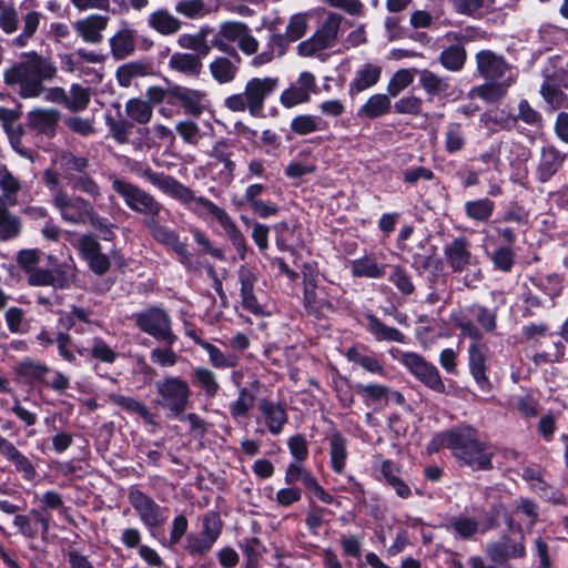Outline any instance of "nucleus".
<instances>
[{"label":"nucleus","mask_w":568,"mask_h":568,"mask_svg":"<svg viewBox=\"0 0 568 568\" xmlns=\"http://www.w3.org/2000/svg\"><path fill=\"white\" fill-rule=\"evenodd\" d=\"M14 372L22 383L33 386L45 382L47 375L52 371L40 361L24 358L16 365Z\"/></svg>","instance_id":"393cba45"},{"label":"nucleus","mask_w":568,"mask_h":568,"mask_svg":"<svg viewBox=\"0 0 568 568\" xmlns=\"http://www.w3.org/2000/svg\"><path fill=\"white\" fill-rule=\"evenodd\" d=\"M109 400L128 413L139 415L144 420V423L149 425H155L153 415L150 413L146 405L142 402L119 393L109 394Z\"/></svg>","instance_id":"473e14b6"},{"label":"nucleus","mask_w":568,"mask_h":568,"mask_svg":"<svg viewBox=\"0 0 568 568\" xmlns=\"http://www.w3.org/2000/svg\"><path fill=\"white\" fill-rule=\"evenodd\" d=\"M125 109L128 115L138 123L146 124L151 121L153 110L151 104L145 101L130 100Z\"/></svg>","instance_id":"13d9d810"},{"label":"nucleus","mask_w":568,"mask_h":568,"mask_svg":"<svg viewBox=\"0 0 568 568\" xmlns=\"http://www.w3.org/2000/svg\"><path fill=\"white\" fill-rule=\"evenodd\" d=\"M504 73H498V78L493 79L486 82L485 84L478 87L476 89L478 95L488 102L497 101L498 99L504 97L507 89L513 84L514 78L508 77L506 80H501L500 77Z\"/></svg>","instance_id":"79ce46f5"},{"label":"nucleus","mask_w":568,"mask_h":568,"mask_svg":"<svg viewBox=\"0 0 568 568\" xmlns=\"http://www.w3.org/2000/svg\"><path fill=\"white\" fill-rule=\"evenodd\" d=\"M495 268L507 273L510 272L515 263V253L509 246L498 247L491 256Z\"/></svg>","instance_id":"69168bd1"},{"label":"nucleus","mask_w":568,"mask_h":568,"mask_svg":"<svg viewBox=\"0 0 568 568\" xmlns=\"http://www.w3.org/2000/svg\"><path fill=\"white\" fill-rule=\"evenodd\" d=\"M389 281L404 295H410L415 290L410 275L399 265L393 267Z\"/></svg>","instance_id":"e2e57ef3"},{"label":"nucleus","mask_w":568,"mask_h":568,"mask_svg":"<svg viewBox=\"0 0 568 568\" xmlns=\"http://www.w3.org/2000/svg\"><path fill=\"white\" fill-rule=\"evenodd\" d=\"M70 185L73 190L85 193L94 200L101 196L99 184L87 173L77 176L70 182Z\"/></svg>","instance_id":"338daca9"},{"label":"nucleus","mask_w":568,"mask_h":568,"mask_svg":"<svg viewBox=\"0 0 568 568\" xmlns=\"http://www.w3.org/2000/svg\"><path fill=\"white\" fill-rule=\"evenodd\" d=\"M327 440L331 468L334 473L342 474L348 457L347 439L339 432H333L328 435Z\"/></svg>","instance_id":"c85d7f7f"},{"label":"nucleus","mask_w":568,"mask_h":568,"mask_svg":"<svg viewBox=\"0 0 568 568\" xmlns=\"http://www.w3.org/2000/svg\"><path fill=\"white\" fill-rule=\"evenodd\" d=\"M354 277L381 278L386 274L387 265L378 263L372 255H364L349 262Z\"/></svg>","instance_id":"c756f323"},{"label":"nucleus","mask_w":568,"mask_h":568,"mask_svg":"<svg viewBox=\"0 0 568 568\" xmlns=\"http://www.w3.org/2000/svg\"><path fill=\"white\" fill-rule=\"evenodd\" d=\"M315 79L313 73H301L297 82L281 94V102L285 108H293L310 100L314 90Z\"/></svg>","instance_id":"4be33fe9"},{"label":"nucleus","mask_w":568,"mask_h":568,"mask_svg":"<svg viewBox=\"0 0 568 568\" xmlns=\"http://www.w3.org/2000/svg\"><path fill=\"white\" fill-rule=\"evenodd\" d=\"M486 554L494 562L504 564L509 559L524 558L526 548L521 541L503 536L498 541L487 545Z\"/></svg>","instance_id":"6ab92c4d"},{"label":"nucleus","mask_w":568,"mask_h":568,"mask_svg":"<svg viewBox=\"0 0 568 568\" xmlns=\"http://www.w3.org/2000/svg\"><path fill=\"white\" fill-rule=\"evenodd\" d=\"M367 329L377 341L404 343L405 335L395 327L386 326L379 318L369 314L366 316Z\"/></svg>","instance_id":"58836bf2"},{"label":"nucleus","mask_w":568,"mask_h":568,"mask_svg":"<svg viewBox=\"0 0 568 568\" xmlns=\"http://www.w3.org/2000/svg\"><path fill=\"white\" fill-rule=\"evenodd\" d=\"M142 175L163 193L186 205L190 204L195 195L190 187L185 186L176 179L164 174L163 172H154L149 166H146Z\"/></svg>","instance_id":"dca6fc26"},{"label":"nucleus","mask_w":568,"mask_h":568,"mask_svg":"<svg viewBox=\"0 0 568 568\" xmlns=\"http://www.w3.org/2000/svg\"><path fill=\"white\" fill-rule=\"evenodd\" d=\"M291 131L297 135H307L328 129V122L320 115L300 114L292 119Z\"/></svg>","instance_id":"72a5a7b5"},{"label":"nucleus","mask_w":568,"mask_h":568,"mask_svg":"<svg viewBox=\"0 0 568 568\" xmlns=\"http://www.w3.org/2000/svg\"><path fill=\"white\" fill-rule=\"evenodd\" d=\"M136 324L140 329L156 341L172 346L176 341V335L171 327L169 314L160 307H150L136 315Z\"/></svg>","instance_id":"6e6552de"},{"label":"nucleus","mask_w":568,"mask_h":568,"mask_svg":"<svg viewBox=\"0 0 568 568\" xmlns=\"http://www.w3.org/2000/svg\"><path fill=\"white\" fill-rule=\"evenodd\" d=\"M467 59L465 48L459 44H450L445 48L439 55L440 64L449 71H459L463 69Z\"/></svg>","instance_id":"c03bdc74"},{"label":"nucleus","mask_w":568,"mask_h":568,"mask_svg":"<svg viewBox=\"0 0 568 568\" xmlns=\"http://www.w3.org/2000/svg\"><path fill=\"white\" fill-rule=\"evenodd\" d=\"M258 415L256 423L263 427L255 433L263 435L267 430L271 435L277 436L283 432L288 422V415L285 406L270 398H261L257 403Z\"/></svg>","instance_id":"9b49d317"},{"label":"nucleus","mask_w":568,"mask_h":568,"mask_svg":"<svg viewBox=\"0 0 568 568\" xmlns=\"http://www.w3.org/2000/svg\"><path fill=\"white\" fill-rule=\"evenodd\" d=\"M172 93L182 103L187 113L200 115L204 110L203 93L183 87H175Z\"/></svg>","instance_id":"e433bc0d"},{"label":"nucleus","mask_w":568,"mask_h":568,"mask_svg":"<svg viewBox=\"0 0 568 568\" xmlns=\"http://www.w3.org/2000/svg\"><path fill=\"white\" fill-rule=\"evenodd\" d=\"M187 209L200 217H206L209 215L213 216L224 230L226 236L232 242L240 257L242 260L245 258L247 248L245 237L224 209L217 206L206 197H197L195 195L187 205Z\"/></svg>","instance_id":"39448f33"},{"label":"nucleus","mask_w":568,"mask_h":568,"mask_svg":"<svg viewBox=\"0 0 568 568\" xmlns=\"http://www.w3.org/2000/svg\"><path fill=\"white\" fill-rule=\"evenodd\" d=\"M435 449L447 447L455 458L474 470L493 468V452L477 438L471 427L456 428L437 434L432 440Z\"/></svg>","instance_id":"f257e3e1"},{"label":"nucleus","mask_w":568,"mask_h":568,"mask_svg":"<svg viewBox=\"0 0 568 568\" xmlns=\"http://www.w3.org/2000/svg\"><path fill=\"white\" fill-rule=\"evenodd\" d=\"M538 34L542 44L551 47L558 44L566 38L567 30L551 23H544L540 26Z\"/></svg>","instance_id":"680f3d73"},{"label":"nucleus","mask_w":568,"mask_h":568,"mask_svg":"<svg viewBox=\"0 0 568 568\" xmlns=\"http://www.w3.org/2000/svg\"><path fill=\"white\" fill-rule=\"evenodd\" d=\"M159 217L160 216H151L144 219V225L146 226L154 241L172 248L179 256L180 261L183 264H186L191 258V254L189 253L186 245L180 241L175 231L161 224Z\"/></svg>","instance_id":"4468645a"},{"label":"nucleus","mask_w":568,"mask_h":568,"mask_svg":"<svg viewBox=\"0 0 568 568\" xmlns=\"http://www.w3.org/2000/svg\"><path fill=\"white\" fill-rule=\"evenodd\" d=\"M189 336L192 337L194 343L199 345L201 348H203L207 355L209 361L211 365L214 368H232L235 367L239 363V356L232 353L225 354L220 348H217L215 345L209 343L207 341L199 337L194 333H189Z\"/></svg>","instance_id":"cd10ccee"},{"label":"nucleus","mask_w":568,"mask_h":568,"mask_svg":"<svg viewBox=\"0 0 568 568\" xmlns=\"http://www.w3.org/2000/svg\"><path fill=\"white\" fill-rule=\"evenodd\" d=\"M565 156L552 145H545L540 150V156L535 169L538 182H548L561 168Z\"/></svg>","instance_id":"412c9836"},{"label":"nucleus","mask_w":568,"mask_h":568,"mask_svg":"<svg viewBox=\"0 0 568 568\" xmlns=\"http://www.w3.org/2000/svg\"><path fill=\"white\" fill-rule=\"evenodd\" d=\"M389 110V98L386 94H374L359 108L358 116L376 119L387 114Z\"/></svg>","instance_id":"49530a36"},{"label":"nucleus","mask_w":568,"mask_h":568,"mask_svg":"<svg viewBox=\"0 0 568 568\" xmlns=\"http://www.w3.org/2000/svg\"><path fill=\"white\" fill-rule=\"evenodd\" d=\"M52 73H4L7 83L18 82L20 84V94L23 98H34L43 91L42 82L45 78H51Z\"/></svg>","instance_id":"b1692460"},{"label":"nucleus","mask_w":568,"mask_h":568,"mask_svg":"<svg viewBox=\"0 0 568 568\" xmlns=\"http://www.w3.org/2000/svg\"><path fill=\"white\" fill-rule=\"evenodd\" d=\"M470 312L474 314L477 323L485 332L491 333L496 329L497 314L495 310H489L484 305L475 304L470 307Z\"/></svg>","instance_id":"052dcab7"},{"label":"nucleus","mask_w":568,"mask_h":568,"mask_svg":"<svg viewBox=\"0 0 568 568\" xmlns=\"http://www.w3.org/2000/svg\"><path fill=\"white\" fill-rule=\"evenodd\" d=\"M59 119L60 113L54 109H36L28 113L29 126L47 136H53L55 134V126Z\"/></svg>","instance_id":"bb28decb"},{"label":"nucleus","mask_w":568,"mask_h":568,"mask_svg":"<svg viewBox=\"0 0 568 568\" xmlns=\"http://www.w3.org/2000/svg\"><path fill=\"white\" fill-rule=\"evenodd\" d=\"M444 254L454 272H463L476 262L469 251V243L465 237L454 239L445 246Z\"/></svg>","instance_id":"aec40b11"},{"label":"nucleus","mask_w":568,"mask_h":568,"mask_svg":"<svg viewBox=\"0 0 568 568\" xmlns=\"http://www.w3.org/2000/svg\"><path fill=\"white\" fill-rule=\"evenodd\" d=\"M284 481L286 485H295L296 483H302L304 487L310 490L313 486H315L317 479L314 475L303 465V462L300 463H290L285 470Z\"/></svg>","instance_id":"37998d69"},{"label":"nucleus","mask_w":568,"mask_h":568,"mask_svg":"<svg viewBox=\"0 0 568 568\" xmlns=\"http://www.w3.org/2000/svg\"><path fill=\"white\" fill-rule=\"evenodd\" d=\"M154 386L156 404L169 410L171 416H181L190 404L192 392L189 383L181 376L168 375L156 381Z\"/></svg>","instance_id":"20e7f679"},{"label":"nucleus","mask_w":568,"mask_h":568,"mask_svg":"<svg viewBox=\"0 0 568 568\" xmlns=\"http://www.w3.org/2000/svg\"><path fill=\"white\" fill-rule=\"evenodd\" d=\"M149 24L159 33L168 36L178 32L181 29L182 22L168 10L160 9L151 13Z\"/></svg>","instance_id":"4c0bfd02"},{"label":"nucleus","mask_w":568,"mask_h":568,"mask_svg":"<svg viewBox=\"0 0 568 568\" xmlns=\"http://www.w3.org/2000/svg\"><path fill=\"white\" fill-rule=\"evenodd\" d=\"M75 277V270L72 263H61L52 270L37 267L27 275L31 286H51L54 290H63L71 285Z\"/></svg>","instance_id":"9d476101"},{"label":"nucleus","mask_w":568,"mask_h":568,"mask_svg":"<svg viewBox=\"0 0 568 568\" xmlns=\"http://www.w3.org/2000/svg\"><path fill=\"white\" fill-rule=\"evenodd\" d=\"M399 362L425 387L438 394L447 393L439 369L424 356L414 352H404L399 357Z\"/></svg>","instance_id":"0eeeda50"},{"label":"nucleus","mask_w":568,"mask_h":568,"mask_svg":"<svg viewBox=\"0 0 568 568\" xmlns=\"http://www.w3.org/2000/svg\"><path fill=\"white\" fill-rule=\"evenodd\" d=\"M240 283V296L242 307L254 316H265L268 313L265 307L257 301L254 287L257 282V275L253 268L247 265H241L237 271Z\"/></svg>","instance_id":"ddd939ff"},{"label":"nucleus","mask_w":568,"mask_h":568,"mask_svg":"<svg viewBox=\"0 0 568 568\" xmlns=\"http://www.w3.org/2000/svg\"><path fill=\"white\" fill-rule=\"evenodd\" d=\"M193 383L199 387L205 397L213 398L220 392V384L216 375L207 367L196 366L192 369Z\"/></svg>","instance_id":"f704fd0d"},{"label":"nucleus","mask_w":568,"mask_h":568,"mask_svg":"<svg viewBox=\"0 0 568 568\" xmlns=\"http://www.w3.org/2000/svg\"><path fill=\"white\" fill-rule=\"evenodd\" d=\"M109 18L92 14L77 22L75 28L85 42L98 43L102 40L101 31L108 26Z\"/></svg>","instance_id":"2f4dec72"},{"label":"nucleus","mask_w":568,"mask_h":568,"mask_svg":"<svg viewBox=\"0 0 568 568\" xmlns=\"http://www.w3.org/2000/svg\"><path fill=\"white\" fill-rule=\"evenodd\" d=\"M304 307L308 314L316 317L325 316L333 312V304L324 297L318 296L317 290L312 288V284H308V288L304 290Z\"/></svg>","instance_id":"ea45409f"},{"label":"nucleus","mask_w":568,"mask_h":568,"mask_svg":"<svg viewBox=\"0 0 568 568\" xmlns=\"http://www.w3.org/2000/svg\"><path fill=\"white\" fill-rule=\"evenodd\" d=\"M250 31V27L242 21L227 20L220 24L219 30L214 33L211 43L224 53H233V58L239 59V52L234 43L239 42L243 32Z\"/></svg>","instance_id":"f3484780"},{"label":"nucleus","mask_w":568,"mask_h":568,"mask_svg":"<svg viewBox=\"0 0 568 568\" xmlns=\"http://www.w3.org/2000/svg\"><path fill=\"white\" fill-rule=\"evenodd\" d=\"M308 29L306 16L303 13L293 14L286 26L285 32H272L267 40L266 49L256 54L252 60L255 68L263 67L273 61L274 57H283L290 44L302 39Z\"/></svg>","instance_id":"f03ea898"},{"label":"nucleus","mask_w":568,"mask_h":568,"mask_svg":"<svg viewBox=\"0 0 568 568\" xmlns=\"http://www.w3.org/2000/svg\"><path fill=\"white\" fill-rule=\"evenodd\" d=\"M342 21L343 17L339 13L329 12L314 34L298 43L297 53L304 58H317L325 61L327 58L325 51L334 47Z\"/></svg>","instance_id":"7ed1b4c3"},{"label":"nucleus","mask_w":568,"mask_h":568,"mask_svg":"<svg viewBox=\"0 0 568 568\" xmlns=\"http://www.w3.org/2000/svg\"><path fill=\"white\" fill-rule=\"evenodd\" d=\"M447 528L460 538L468 539L479 531V524L474 518L460 516L452 519Z\"/></svg>","instance_id":"4d7b16f0"},{"label":"nucleus","mask_w":568,"mask_h":568,"mask_svg":"<svg viewBox=\"0 0 568 568\" xmlns=\"http://www.w3.org/2000/svg\"><path fill=\"white\" fill-rule=\"evenodd\" d=\"M495 204L489 199H478L465 203V213L476 222H486L494 213Z\"/></svg>","instance_id":"de8ad7c7"},{"label":"nucleus","mask_w":568,"mask_h":568,"mask_svg":"<svg viewBox=\"0 0 568 568\" xmlns=\"http://www.w3.org/2000/svg\"><path fill=\"white\" fill-rule=\"evenodd\" d=\"M277 81L273 78H254L245 87V99L247 108L252 115H257L262 111L265 98L276 88Z\"/></svg>","instance_id":"a211bd4d"},{"label":"nucleus","mask_w":568,"mask_h":568,"mask_svg":"<svg viewBox=\"0 0 568 568\" xmlns=\"http://www.w3.org/2000/svg\"><path fill=\"white\" fill-rule=\"evenodd\" d=\"M3 456L14 465L16 470L21 473L26 480H33L36 478L37 471L34 466L14 445Z\"/></svg>","instance_id":"3c124183"},{"label":"nucleus","mask_w":568,"mask_h":568,"mask_svg":"<svg viewBox=\"0 0 568 568\" xmlns=\"http://www.w3.org/2000/svg\"><path fill=\"white\" fill-rule=\"evenodd\" d=\"M468 365L471 376L481 390H488L490 383L486 376V346L471 343L468 347Z\"/></svg>","instance_id":"5701e85b"},{"label":"nucleus","mask_w":568,"mask_h":568,"mask_svg":"<svg viewBox=\"0 0 568 568\" xmlns=\"http://www.w3.org/2000/svg\"><path fill=\"white\" fill-rule=\"evenodd\" d=\"M316 159L310 149L300 151L287 164L284 173L290 179H300L316 172Z\"/></svg>","instance_id":"7c9ffc66"},{"label":"nucleus","mask_w":568,"mask_h":568,"mask_svg":"<svg viewBox=\"0 0 568 568\" xmlns=\"http://www.w3.org/2000/svg\"><path fill=\"white\" fill-rule=\"evenodd\" d=\"M497 152L503 159V166L508 164L513 169H517L530 159V150L524 144L505 140L497 143Z\"/></svg>","instance_id":"a878e982"},{"label":"nucleus","mask_w":568,"mask_h":568,"mask_svg":"<svg viewBox=\"0 0 568 568\" xmlns=\"http://www.w3.org/2000/svg\"><path fill=\"white\" fill-rule=\"evenodd\" d=\"M178 43L183 49H189L194 51L193 54L205 58L212 48V43H202L195 34L184 33L181 34L178 39Z\"/></svg>","instance_id":"774afa93"},{"label":"nucleus","mask_w":568,"mask_h":568,"mask_svg":"<svg viewBox=\"0 0 568 568\" xmlns=\"http://www.w3.org/2000/svg\"><path fill=\"white\" fill-rule=\"evenodd\" d=\"M21 231V222L18 216L11 214L7 207L0 205V239L10 241L16 239Z\"/></svg>","instance_id":"603ef678"},{"label":"nucleus","mask_w":568,"mask_h":568,"mask_svg":"<svg viewBox=\"0 0 568 568\" xmlns=\"http://www.w3.org/2000/svg\"><path fill=\"white\" fill-rule=\"evenodd\" d=\"M466 145L465 132L460 124L450 123L445 130V150L453 154L460 152Z\"/></svg>","instance_id":"864d4df0"},{"label":"nucleus","mask_w":568,"mask_h":568,"mask_svg":"<svg viewBox=\"0 0 568 568\" xmlns=\"http://www.w3.org/2000/svg\"><path fill=\"white\" fill-rule=\"evenodd\" d=\"M420 252L412 255V266L418 272L424 273L432 268H437L436 248L424 243L419 244Z\"/></svg>","instance_id":"8fccbe9b"},{"label":"nucleus","mask_w":568,"mask_h":568,"mask_svg":"<svg viewBox=\"0 0 568 568\" xmlns=\"http://www.w3.org/2000/svg\"><path fill=\"white\" fill-rule=\"evenodd\" d=\"M202 57L192 53L175 52L171 55L169 65L175 71H200Z\"/></svg>","instance_id":"5fc2aeb1"},{"label":"nucleus","mask_w":568,"mask_h":568,"mask_svg":"<svg viewBox=\"0 0 568 568\" xmlns=\"http://www.w3.org/2000/svg\"><path fill=\"white\" fill-rule=\"evenodd\" d=\"M255 396L247 388H240L239 396L229 404V410L233 418L246 416L254 405Z\"/></svg>","instance_id":"6e6d98bb"},{"label":"nucleus","mask_w":568,"mask_h":568,"mask_svg":"<svg viewBox=\"0 0 568 568\" xmlns=\"http://www.w3.org/2000/svg\"><path fill=\"white\" fill-rule=\"evenodd\" d=\"M111 53L114 59L123 60L133 53L135 49V41L133 31L130 29L119 30L110 39Z\"/></svg>","instance_id":"c9c22d12"},{"label":"nucleus","mask_w":568,"mask_h":568,"mask_svg":"<svg viewBox=\"0 0 568 568\" xmlns=\"http://www.w3.org/2000/svg\"><path fill=\"white\" fill-rule=\"evenodd\" d=\"M78 248L81 257L94 274L104 275L109 271L110 258L102 252L101 244L93 235L82 234L78 242Z\"/></svg>","instance_id":"2eb2a0df"},{"label":"nucleus","mask_w":568,"mask_h":568,"mask_svg":"<svg viewBox=\"0 0 568 568\" xmlns=\"http://www.w3.org/2000/svg\"><path fill=\"white\" fill-rule=\"evenodd\" d=\"M477 71H508L509 65L505 58L491 50H481L476 53Z\"/></svg>","instance_id":"09e8293b"},{"label":"nucleus","mask_w":568,"mask_h":568,"mask_svg":"<svg viewBox=\"0 0 568 568\" xmlns=\"http://www.w3.org/2000/svg\"><path fill=\"white\" fill-rule=\"evenodd\" d=\"M91 356L100 362L112 364L118 354L102 337L95 336L91 341Z\"/></svg>","instance_id":"bf43d9fd"},{"label":"nucleus","mask_w":568,"mask_h":568,"mask_svg":"<svg viewBox=\"0 0 568 568\" xmlns=\"http://www.w3.org/2000/svg\"><path fill=\"white\" fill-rule=\"evenodd\" d=\"M222 523L220 516L210 511L203 516L201 535L215 542L221 535Z\"/></svg>","instance_id":"0e129e2a"},{"label":"nucleus","mask_w":568,"mask_h":568,"mask_svg":"<svg viewBox=\"0 0 568 568\" xmlns=\"http://www.w3.org/2000/svg\"><path fill=\"white\" fill-rule=\"evenodd\" d=\"M129 501L138 514L142 524L152 531L161 527L168 519L166 508L161 507L151 497L141 490H132Z\"/></svg>","instance_id":"f8f14e48"},{"label":"nucleus","mask_w":568,"mask_h":568,"mask_svg":"<svg viewBox=\"0 0 568 568\" xmlns=\"http://www.w3.org/2000/svg\"><path fill=\"white\" fill-rule=\"evenodd\" d=\"M110 180L112 190L131 211L144 215V219L161 215L163 205L150 193L118 176H111Z\"/></svg>","instance_id":"423d86ee"},{"label":"nucleus","mask_w":568,"mask_h":568,"mask_svg":"<svg viewBox=\"0 0 568 568\" xmlns=\"http://www.w3.org/2000/svg\"><path fill=\"white\" fill-rule=\"evenodd\" d=\"M60 165L70 183L77 178L75 174L82 175L85 173L89 161L84 156H77L70 151H64L60 154Z\"/></svg>","instance_id":"a18cd8bd"},{"label":"nucleus","mask_w":568,"mask_h":568,"mask_svg":"<svg viewBox=\"0 0 568 568\" xmlns=\"http://www.w3.org/2000/svg\"><path fill=\"white\" fill-rule=\"evenodd\" d=\"M52 204L64 222L75 225L87 224L93 209L89 201L81 196H71L65 191H57L52 196Z\"/></svg>","instance_id":"1a4fd4ad"},{"label":"nucleus","mask_w":568,"mask_h":568,"mask_svg":"<svg viewBox=\"0 0 568 568\" xmlns=\"http://www.w3.org/2000/svg\"><path fill=\"white\" fill-rule=\"evenodd\" d=\"M21 181L8 170L3 164L0 165V191L4 201L9 205H16L18 193L21 191Z\"/></svg>","instance_id":"a19ab883"}]
</instances>
